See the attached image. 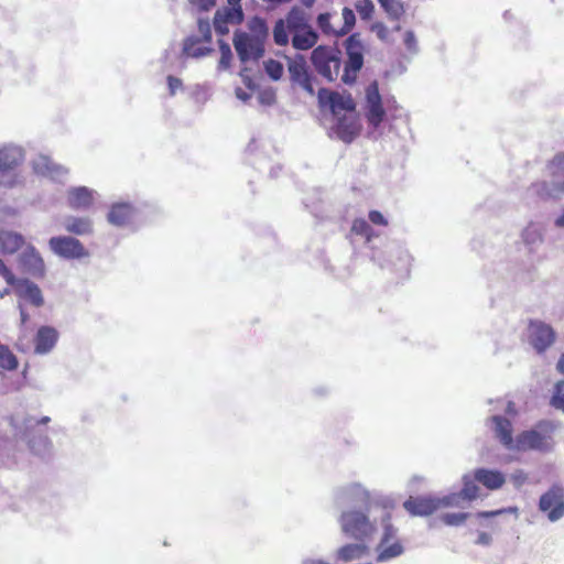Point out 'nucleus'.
Returning <instances> with one entry per match:
<instances>
[{
  "instance_id": "nucleus-61",
  "label": "nucleus",
  "mask_w": 564,
  "mask_h": 564,
  "mask_svg": "<svg viewBox=\"0 0 564 564\" xmlns=\"http://www.w3.org/2000/svg\"><path fill=\"white\" fill-rule=\"evenodd\" d=\"M367 7H368V10H369V11H372L373 6H372L370 2H368V6H367Z\"/></svg>"
},
{
  "instance_id": "nucleus-48",
  "label": "nucleus",
  "mask_w": 564,
  "mask_h": 564,
  "mask_svg": "<svg viewBox=\"0 0 564 564\" xmlns=\"http://www.w3.org/2000/svg\"><path fill=\"white\" fill-rule=\"evenodd\" d=\"M528 480V476L523 470H517L511 476V481L516 487H521Z\"/></svg>"
},
{
  "instance_id": "nucleus-16",
  "label": "nucleus",
  "mask_w": 564,
  "mask_h": 564,
  "mask_svg": "<svg viewBox=\"0 0 564 564\" xmlns=\"http://www.w3.org/2000/svg\"><path fill=\"white\" fill-rule=\"evenodd\" d=\"M403 507L411 516L425 517L437 511V501L435 497H410Z\"/></svg>"
},
{
  "instance_id": "nucleus-17",
  "label": "nucleus",
  "mask_w": 564,
  "mask_h": 564,
  "mask_svg": "<svg viewBox=\"0 0 564 564\" xmlns=\"http://www.w3.org/2000/svg\"><path fill=\"white\" fill-rule=\"evenodd\" d=\"M334 130L341 141L345 143H350L359 134L360 126L358 123L357 117L352 113H349L338 118Z\"/></svg>"
},
{
  "instance_id": "nucleus-43",
  "label": "nucleus",
  "mask_w": 564,
  "mask_h": 564,
  "mask_svg": "<svg viewBox=\"0 0 564 564\" xmlns=\"http://www.w3.org/2000/svg\"><path fill=\"white\" fill-rule=\"evenodd\" d=\"M435 500L437 501V510H438L441 508L456 506L458 503V495L453 494L449 496H445L443 498L435 497Z\"/></svg>"
},
{
  "instance_id": "nucleus-1",
  "label": "nucleus",
  "mask_w": 564,
  "mask_h": 564,
  "mask_svg": "<svg viewBox=\"0 0 564 564\" xmlns=\"http://www.w3.org/2000/svg\"><path fill=\"white\" fill-rule=\"evenodd\" d=\"M289 35H292V46L295 50L307 51L318 41V34L308 24L307 14L299 9L292 8L286 20H279L273 29V39L278 45H286Z\"/></svg>"
},
{
  "instance_id": "nucleus-4",
  "label": "nucleus",
  "mask_w": 564,
  "mask_h": 564,
  "mask_svg": "<svg viewBox=\"0 0 564 564\" xmlns=\"http://www.w3.org/2000/svg\"><path fill=\"white\" fill-rule=\"evenodd\" d=\"M377 501L370 502L367 507V513H364L359 510H348L341 513L339 518V523L343 532L358 541H366L373 536L376 533V520L371 521L369 516L372 514L373 510H381L380 507L371 508L369 512L368 509L370 505L376 503Z\"/></svg>"
},
{
  "instance_id": "nucleus-24",
  "label": "nucleus",
  "mask_w": 564,
  "mask_h": 564,
  "mask_svg": "<svg viewBox=\"0 0 564 564\" xmlns=\"http://www.w3.org/2000/svg\"><path fill=\"white\" fill-rule=\"evenodd\" d=\"M24 238L17 232H0V254H12L22 248Z\"/></svg>"
},
{
  "instance_id": "nucleus-26",
  "label": "nucleus",
  "mask_w": 564,
  "mask_h": 564,
  "mask_svg": "<svg viewBox=\"0 0 564 564\" xmlns=\"http://www.w3.org/2000/svg\"><path fill=\"white\" fill-rule=\"evenodd\" d=\"M132 216H133V207L127 203H119V204H115L111 207V209L108 214V220L112 225L123 226L132 219Z\"/></svg>"
},
{
  "instance_id": "nucleus-37",
  "label": "nucleus",
  "mask_w": 564,
  "mask_h": 564,
  "mask_svg": "<svg viewBox=\"0 0 564 564\" xmlns=\"http://www.w3.org/2000/svg\"><path fill=\"white\" fill-rule=\"evenodd\" d=\"M344 26L338 31L339 35H344L350 31L355 24V14L349 8L343 9Z\"/></svg>"
},
{
  "instance_id": "nucleus-8",
  "label": "nucleus",
  "mask_w": 564,
  "mask_h": 564,
  "mask_svg": "<svg viewBox=\"0 0 564 564\" xmlns=\"http://www.w3.org/2000/svg\"><path fill=\"white\" fill-rule=\"evenodd\" d=\"M48 245L55 254L64 259H83L89 256V251L78 239L74 237H52L48 241Z\"/></svg>"
},
{
  "instance_id": "nucleus-36",
  "label": "nucleus",
  "mask_w": 564,
  "mask_h": 564,
  "mask_svg": "<svg viewBox=\"0 0 564 564\" xmlns=\"http://www.w3.org/2000/svg\"><path fill=\"white\" fill-rule=\"evenodd\" d=\"M330 19H332V15L329 13H321L317 18V24H318V28L325 33V34H333V35H337L339 36L338 34V31L335 30L332 24H330Z\"/></svg>"
},
{
  "instance_id": "nucleus-62",
  "label": "nucleus",
  "mask_w": 564,
  "mask_h": 564,
  "mask_svg": "<svg viewBox=\"0 0 564 564\" xmlns=\"http://www.w3.org/2000/svg\"><path fill=\"white\" fill-rule=\"evenodd\" d=\"M2 184H3V182L1 181V182H0V185H2Z\"/></svg>"
},
{
  "instance_id": "nucleus-19",
  "label": "nucleus",
  "mask_w": 564,
  "mask_h": 564,
  "mask_svg": "<svg viewBox=\"0 0 564 564\" xmlns=\"http://www.w3.org/2000/svg\"><path fill=\"white\" fill-rule=\"evenodd\" d=\"M14 286L19 297L29 301L36 307L44 304L42 291L34 282L29 280H19Z\"/></svg>"
},
{
  "instance_id": "nucleus-30",
  "label": "nucleus",
  "mask_w": 564,
  "mask_h": 564,
  "mask_svg": "<svg viewBox=\"0 0 564 564\" xmlns=\"http://www.w3.org/2000/svg\"><path fill=\"white\" fill-rule=\"evenodd\" d=\"M459 496L467 500H475L478 498L479 487L477 486L475 478L470 479L468 477H464V484Z\"/></svg>"
},
{
  "instance_id": "nucleus-10",
  "label": "nucleus",
  "mask_w": 564,
  "mask_h": 564,
  "mask_svg": "<svg viewBox=\"0 0 564 564\" xmlns=\"http://www.w3.org/2000/svg\"><path fill=\"white\" fill-rule=\"evenodd\" d=\"M541 511L547 513L551 521H556L564 517V490L560 486H552L543 494L539 501Z\"/></svg>"
},
{
  "instance_id": "nucleus-49",
  "label": "nucleus",
  "mask_w": 564,
  "mask_h": 564,
  "mask_svg": "<svg viewBox=\"0 0 564 564\" xmlns=\"http://www.w3.org/2000/svg\"><path fill=\"white\" fill-rule=\"evenodd\" d=\"M415 43H416V41H415L414 33L412 31H406L404 34V44L406 45V47L409 50H412V48H414Z\"/></svg>"
},
{
  "instance_id": "nucleus-53",
  "label": "nucleus",
  "mask_w": 564,
  "mask_h": 564,
  "mask_svg": "<svg viewBox=\"0 0 564 564\" xmlns=\"http://www.w3.org/2000/svg\"><path fill=\"white\" fill-rule=\"evenodd\" d=\"M20 307V317H21V325H25L30 318L29 314L26 313V311L24 310L23 306H19Z\"/></svg>"
},
{
  "instance_id": "nucleus-54",
  "label": "nucleus",
  "mask_w": 564,
  "mask_h": 564,
  "mask_svg": "<svg viewBox=\"0 0 564 564\" xmlns=\"http://www.w3.org/2000/svg\"><path fill=\"white\" fill-rule=\"evenodd\" d=\"M557 370L564 375V354L557 362Z\"/></svg>"
},
{
  "instance_id": "nucleus-23",
  "label": "nucleus",
  "mask_w": 564,
  "mask_h": 564,
  "mask_svg": "<svg viewBox=\"0 0 564 564\" xmlns=\"http://www.w3.org/2000/svg\"><path fill=\"white\" fill-rule=\"evenodd\" d=\"M63 226L67 232L76 236H88L94 231L93 221L88 217H66Z\"/></svg>"
},
{
  "instance_id": "nucleus-21",
  "label": "nucleus",
  "mask_w": 564,
  "mask_h": 564,
  "mask_svg": "<svg viewBox=\"0 0 564 564\" xmlns=\"http://www.w3.org/2000/svg\"><path fill=\"white\" fill-rule=\"evenodd\" d=\"M23 161V153L18 148L0 149V174L4 175L17 169Z\"/></svg>"
},
{
  "instance_id": "nucleus-38",
  "label": "nucleus",
  "mask_w": 564,
  "mask_h": 564,
  "mask_svg": "<svg viewBox=\"0 0 564 564\" xmlns=\"http://www.w3.org/2000/svg\"><path fill=\"white\" fill-rule=\"evenodd\" d=\"M552 405L564 411V381H560L556 384L555 392L552 398Z\"/></svg>"
},
{
  "instance_id": "nucleus-29",
  "label": "nucleus",
  "mask_w": 564,
  "mask_h": 564,
  "mask_svg": "<svg viewBox=\"0 0 564 564\" xmlns=\"http://www.w3.org/2000/svg\"><path fill=\"white\" fill-rule=\"evenodd\" d=\"M351 232L370 241L373 237V229L364 218H356L351 225Z\"/></svg>"
},
{
  "instance_id": "nucleus-18",
  "label": "nucleus",
  "mask_w": 564,
  "mask_h": 564,
  "mask_svg": "<svg viewBox=\"0 0 564 564\" xmlns=\"http://www.w3.org/2000/svg\"><path fill=\"white\" fill-rule=\"evenodd\" d=\"M93 191L85 186L73 187L67 192V204L73 209H88L93 205Z\"/></svg>"
},
{
  "instance_id": "nucleus-59",
  "label": "nucleus",
  "mask_w": 564,
  "mask_h": 564,
  "mask_svg": "<svg viewBox=\"0 0 564 564\" xmlns=\"http://www.w3.org/2000/svg\"><path fill=\"white\" fill-rule=\"evenodd\" d=\"M310 564H328V563L321 561V560H314V561H311Z\"/></svg>"
},
{
  "instance_id": "nucleus-45",
  "label": "nucleus",
  "mask_w": 564,
  "mask_h": 564,
  "mask_svg": "<svg viewBox=\"0 0 564 564\" xmlns=\"http://www.w3.org/2000/svg\"><path fill=\"white\" fill-rule=\"evenodd\" d=\"M166 80H167V86H169L170 95L171 96L175 95L176 90L182 87V80L180 78H177V77L172 76V75H169Z\"/></svg>"
},
{
  "instance_id": "nucleus-20",
  "label": "nucleus",
  "mask_w": 564,
  "mask_h": 564,
  "mask_svg": "<svg viewBox=\"0 0 564 564\" xmlns=\"http://www.w3.org/2000/svg\"><path fill=\"white\" fill-rule=\"evenodd\" d=\"M58 339V333L54 327L42 326L39 328L35 338V352L46 354L53 349Z\"/></svg>"
},
{
  "instance_id": "nucleus-2",
  "label": "nucleus",
  "mask_w": 564,
  "mask_h": 564,
  "mask_svg": "<svg viewBox=\"0 0 564 564\" xmlns=\"http://www.w3.org/2000/svg\"><path fill=\"white\" fill-rule=\"evenodd\" d=\"M373 507L382 509L380 522L383 525V533L377 545V562H386L400 556L404 552V546L398 536V530L391 523L393 501L389 499L379 500V502L370 505L368 511L370 512Z\"/></svg>"
},
{
  "instance_id": "nucleus-15",
  "label": "nucleus",
  "mask_w": 564,
  "mask_h": 564,
  "mask_svg": "<svg viewBox=\"0 0 564 564\" xmlns=\"http://www.w3.org/2000/svg\"><path fill=\"white\" fill-rule=\"evenodd\" d=\"M490 420L496 438L507 449L514 451L516 438L512 437L513 427L511 421L501 415H494Z\"/></svg>"
},
{
  "instance_id": "nucleus-11",
  "label": "nucleus",
  "mask_w": 564,
  "mask_h": 564,
  "mask_svg": "<svg viewBox=\"0 0 564 564\" xmlns=\"http://www.w3.org/2000/svg\"><path fill=\"white\" fill-rule=\"evenodd\" d=\"M367 112L366 118L370 126L378 128L383 119L386 111L382 106L379 86L377 82H372L366 89Z\"/></svg>"
},
{
  "instance_id": "nucleus-41",
  "label": "nucleus",
  "mask_w": 564,
  "mask_h": 564,
  "mask_svg": "<svg viewBox=\"0 0 564 564\" xmlns=\"http://www.w3.org/2000/svg\"><path fill=\"white\" fill-rule=\"evenodd\" d=\"M0 275L6 280V282L13 286L19 281L17 280L13 272L7 267V264L0 259Z\"/></svg>"
},
{
  "instance_id": "nucleus-35",
  "label": "nucleus",
  "mask_w": 564,
  "mask_h": 564,
  "mask_svg": "<svg viewBox=\"0 0 564 564\" xmlns=\"http://www.w3.org/2000/svg\"><path fill=\"white\" fill-rule=\"evenodd\" d=\"M219 52H220V59H219V66L224 69H227L230 66L231 59H232V53L229 44H227L224 41H219Z\"/></svg>"
},
{
  "instance_id": "nucleus-25",
  "label": "nucleus",
  "mask_w": 564,
  "mask_h": 564,
  "mask_svg": "<svg viewBox=\"0 0 564 564\" xmlns=\"http://www.w3.org/2000/svg\"><path fill=\"white\" fill-rule=\"evenodd\" d=\"M369 549L362 543L345 544L337 550L336 558L341 562H351L359 560L368 553Z\"/></svg>"
},
{
  "instance_id": "nucleus-40",
  "label": "nucleus",
  "mask_w": 564,
  "mask_h": 564,
  "mask_svg": "<svg viewBox=\"0 0 564 564\" xmlns=\"http://www.w3.org/2000/svg\"><path fill=\"white\" fill-rule=\"evenodd\" d=\"M378 2L388 14L395 18L400 14V6L393 0H378Z\"/></svg>"
},
{
  "instance_id": "nucleus-13",
  "label": "nucleus",
  "mask_w": 564,
  "mask_h": 564,
  "mask_svg": "<svg viewBox=\"0 0 564 564\" xmlns=\"http://www.w3.org/2000/svg\"><path fill=\"white\" fill-rule=\"evenodd\" d=\"M319 102L322 105H328L330 111L338 116L340 111H352L355 109L354 100L350 96H343L337 91H329L325 88L318 91Z\"/></svg>"
},
{
  "instance_id": "nucleus-51",
  "label": "nucleus",
  "mask_w": 564,
  "mask_h": 564,
  "mask_svg": "<svg viewBox=\"0 0 564 564\" xmlns=\"http://www.w3.org/2000/svg\"><path fill=\"white\" fill-rule=\"evenodd\" d=\"M32 257L34 259L35 267L37 268V270L40 272V275H43V273H44V261H43V259L37 253H33Z\"/></svg>"
},
{
  "instance_id": "nucleus-50",
  "label": "nucleus",
  "mask_w": 564,
  "mask_h": 564,
  "mask_svg": "<svg viewBox=\"0 0 564 564\" xmlns=\"http://www.w3.org/2000/svg\"><path fill=\"white\" fill-rule=\"evenodd\" d=\"M490 542H491V536L489 533H486V532H480L476 540V543L481 544V545H489Z\"/></svg>"
},
{
  "instance_id": "nucleus-31",
  "label": "nucleus",
  "mask_w": 564,
  "mask_h": 564,
  "mask_svg": "<svg viewBox=\"0 0 564 564\" xmlns=\"http://www.w3.org/2000/svg\"><path fill=\"white\" fill-rule=\"evenodd\" d=\"M199 43L198 39L188 37L184 42L183 51L186 55L193 57H199L205 55L209 50L204 47H196V44Z\"/></svg>"
},
{
  "instance_id": "nucleus-60",
  "label": "nucleus",
  "mask_w": 564,
  "mask_h": 564,
  "mask_svg": "<svg viewBox=\"0 0 564 564\" xmlns=\"http://www.w3.org/2000/svg\"><path fill=\"white\" fill-rule=\"evenodd\" d=\"M512 405H513V404H512L511 402L508 404V409H507V411H508L509 413H514V411H513V409H512Z\"/></svg>"
},
{
  "instance_id": "nucleus-5",
  "label": "nucleus",
  "mask_w": 564,
  "mask_h": 564,
  "mask_svg": "<svg viewBox=\"0 0 564 564\" xmlns=\"http://www.w3.org/2000/svg\"><path fill=\"white\" fill-rule=\"evenodd\" d=\"M311 59L315 70L326 80L334 82L338 78L341 67L339 50L319 45L313 50Z\"/></svg>"
},
{
  "instance_id": "nucleus-33",
  "label": "nucleus",
  "mask_w": 564,
  "mask_h": 564,
  "mask_svg": "<svg viewBox=\"0 0 564 564\" xmlns=\"http://www.w3.org/2000/svg\"><path fill=\"white\" fill-rule=\"evenodd\" d=\"M264 69L273 80L280 79L283 75V65L275 59L267 61L264 63Z\"/></svg>"
},
{
  "instance_id": "nucleus-6",
  "label": "nucleus",
  "mask_w": 564,
  "mask_h": 564,
  "mask_svg": "<svg viewBox=\"0 0 564 564\" xmlns=\"http://www.w3.org/2000/svg\"><path fill=\"white\" fill-rule=\"evenodd\" d=\"M347 61L344 65L341 80L351 85L356 82L358 73L364 66V45L359 39V34H351L346 40Z\"/></svg>"
},
{
  "instance_id": "nucleus-28",
  "label": "nucleus",
  "mask_w": 564,
  "mask_h": 564,
  "mask_svg": "<svg viewBox=\"0 0 564 564\" xmlns=\"http://www.w3.org/2000/svg\"><path fill=\"white\" fill-rule=\"evenodd\" d=\"M18 366L19 361L15 355L7 345L0 343V368L12 371L15 370Z\"/></svg>"
},
{
  "instance_id": "nucleus-34",
  "label": "nucleus",
  "mask_w": 564,
  "mask_h": 564,
  "mask_svg": "<svg viewBox=\"0 0 564 564\" xmlns=\"http://www.w3.org/2000/svg\"><path fill=\"white\" fill-rule=\"evenodd\" d=\"M468 517H469V513H466V512L445 513L441 517V520L446 525L457 527V525L463 524L467 520Z\"/></svg>"
},
{
  "instance_id": "nucleus-14",
  "label": "nucleus",
  "mask_w": 564,
  "mask_h": 564,
  "mask_svg": "<svg viewBox=\"0 0 564 564\" xmlns=\"http://www.w3.org/2000/svg\"><path fill=\"white\" fill-rule=\"evenodd\" d=\"M288 69H289L291 80L293 83L297 84L301 88H303L310 95L315 94V89H314V85H313L314 80L307 72L306 63L303 57L290 61L289 65H288Z\"/></svg>"
},
{
  "instance_id": "nucleus-12",
  "label": "nucleus",
  "mask_w": 564,
  "mask_h": 564,
  "mask_svg": "<svg viewBox=\"0 0 564 564\" xmlns=\"http://www.w3.org/2000/svg\"><path fill=\"white\" fill-rule=\"evenodd\" d=\"M243 21V11L241 7H224L216 11L214 17V28L220 35L229 32V25L240 24Z\"/></svg>"
},
{
  "instance_id": "nucleus-52",
  "label": "nucleus",
  "mask_w": 564,
  "mask_h": 564,
  "mask_svg": "<svg viewBox=\"0 0 564 564\" xmlns=\"http://www.w3.org/2000/svg\"><path fill=\"white\" fill-rule=\"evenodd\" d=\"M503 512H505L503 509L495 510V511H480L476 516H477V518H490V517L501 514Z\"/></svg>"
},
{
  "instance_id": "nucleus-39",
  "label": "nucleus",
  "mask_w": 564,
  "mask_h": 564,
  "mask_svg": "<svg viewBox=\"0 0 564 564\" xmlns=\"http://www.w3.org/2000/svg\"><path fill=\"white\" fill-rule=\"evenodd\" d=\"M549 169L553 174L564 173V153L556 154L550 162Z\"/></svg>"
},
{
  "instance_id": "nucleus-57",
  "label": "nucleus",
  "mask_w": 564,
  "mask_h": 564,
  "mask_svg": "<svg viewBox=\"0 0 564 564\" xmlns=\"http://www.w3.org/2000/svg\"><path fill=\"white\" fill-rule=\"evenodd\" d=\"M301 2L306 8H311L313 6V3L315 2V0H301Z\"/></svg>"
},
{
  "instance_id": "nucleus-46",
  "label": "nucleus",
  "mask_w": 564,
  "mask_h": 564,
  "mask_svg": "<svg viewBox=\"0 0 564 564\" xmlns=\"http://www.w3.org/2000/svg\"><path fill=\"white\" fill-rule=\"evenodd\" d=\"M372 31H375L378 37L381 40H387L389 36V30L382 22H376L372 25Z\"/></svg>"
},
{
  "instance_id": "nucleus-42",
  "label": "nucleus",
  "mask_w": 564,
  "mask_h": 564,
  "mask_svg": "<svg viewBox=\"0 0 564 564\" xmlns=\"http://www.w3.org/2000/svg\"><path fill=\"white\" fill-rule=\"evenodd\" d=\"M198 31L202 34L203 41L210 42L212 41V29L209 21L199 19L197 22Z\"/></svg>"
},
{
  "instance_id": "nucleus-9",
  "label": "nucleus",
  "mask_w": 564,
  "mask_h": 564,
  "mask_svg": "<svg viewBox=\"0 0 564 564\" xmlns=\"http://www.w3.org/2000/svg\"><path fill=\"white\" fill-rule=\"evenodd\" d=\"M528 341L538 351H545L555 341V332L549 324L530 319L528 324Z\"/></svg>"
},
{
  "instance_id": "nucleus-32",
  "label": "nucleus",
  "mask_w": 564,
  "mask_h": 564,
  "mask_svg": "<svg viewBox=\"0 0 564 564\" xmlns=\"http://www.w3.org/2000/svg\"><path fill=\"white\" fill-rule=\"evenodd\" d=\"M248 28L251 32L254 34H251L252 36H260V39L263 41V39L267 36L268 29L264 20L261 18L254 17L248 22Z\"/></svg>"
},
{
  "instance_id": "nucleus-55",
  "label": "nucleus",
  "mask_w": 564,
  "mask_h": 564,
  "mask_svg": "<svg viewBox=\"0 0 564 564\" xmlns=\"http://www.w3.org/2000/svg\"><path fill=\"white\" fill-rule=\"evenodd\" d=\"M557 227H564V210L563 214L555 220Z\"/></svg>"
},
{
  "instance_id": "nucleus-7",
  "label": "nucleus",
  "mask_w": 564,
  "mask_h": 564,
  "mask_svg": "<svg viewBox=\"0 0 564 564\" xmlns=\"http://www.w3.org/2000/svg\"><path fill=\"white\" fill-rule=\"evenodd\" d=\"M234 46L242 63L258 61L264 53L263 41L246 32H236Z\"/></svg>"
},
{
  "instance_id": "nucleus-58",
  "label": "nucleus",
  "mask_w": 564,
  "mask_h": 564,
  "mask_svg": "<svg viewBox=\"0 0 564 564\" xmlns=\"http://www.w3.org/2000/svg\"><path fill=\"white\" fill-rule=\"evenodd\" d=\"M51 421L48 416H43L37 423L46 424Z\"/></svg>"
},
{
  "instance_id": "nucleus-22",
  "label": "nucleus",
  "mask_w": 564,
  "mask_h": 564,
  "mask_svg": "<svg viewBox=\"0 0 564 564\" xmlns=\"http://www.w3.org/2000/svg\"><path fill=\"white\" fill-rule=\"evenodd\" d=\"M474 478L489 490H497L506 482L505 475L501 471L486 468L476 469L474 471Z\"/></svg>"
},
{
  "instance_id": "nucleus-27",
  "label": "nucleus",
  "mask_w": 564,
  "mask_h": 564,
  "mask_svg": "<svg viewBox=\"0 0 564 564\" xmlns=\"http://www.w3.org/2000/svg\"><path fill=\"white\" fill-rule=\"evenodd\" d=\"M35 170L50 177H56L67 172L66 169L53 162L48 156H40L35 163Z\"/></svg>"
},
{
  "instance_id": "nucleus-44",
  "label": "nucleus",
  "mask_w": 564,
  "mask_h": 564,
  "mask_svg": "<svg viewBox=\"0 0 564 564\" xmlns=\"http://www.w3.org/2000/svg\"><path fill=\"white\" fill-rule=\"evenodd\" d=\"M368 216H369V220L373 225H378V226H387L388 225L387 219L383 217V215L379 210H370Z\"/></svg>"
},
{
  "instance_id": "nucleus-47",
  "label": "nucleus",
  "mask_w": 564,
  "mask_h": 564,
  "mask_svg": "<svg viewBox=\"0 0 564 564\" xmlns=\"http://www.w3.org/2000/svg\"><path fill=\"white\" fill-rule=\"evenodd\" d=\"M191 2L195 4L199 11H208L216 4V0H191Z\"/></svg>"
},
{
  "instance_id": "nucleus-3",
  "label": "nucleus",
  "mask_w": 564,
  "mask_h": 564,
  "mask_svg": "<svg viewBox=\"0 0 564 564\" xmlns=\"http://www.w3.org/2000/svg\"><path fill=\"white\" fill-rule=\"evenodd\" d=\"M557 426L558 425L553 421H539L532 429L522 431L517 435L514 451L551 452L555 445L554 434Z\"/></svg>"
},
{
  "instance_id": "nucleus-56",
  "label": "nucleus",
  "mask_w": 564,
  "mask_h": 564,
  "mask_svg": "<svg viewBox=\"0 0 564 564\" xmlns=\"http://www.w3.org/2000/svg\"><path fill=\"white\" fill-rule=\"evenodd\" d=\"M227 1H228V4H229L228 8L241 7L240 6V0H227Z\"/></svg>"
}]
</instances>
